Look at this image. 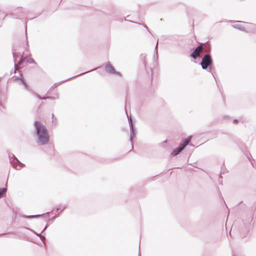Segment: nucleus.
<instances>
[{
    "instance_id": "1",
    "label": "nucleus",
    "mask_w": 256,
    "mask_h": 256,
    "mask_svg": "<svg viewBox=\"0 0 256 256\" xmlns=\"http://www.w3.org/2000/svg\"><path fill=\"white\" fill-rule=\"evenodd\" d=\"M34 126L37 136V143L40 145L48 144L50 137L45 126L38 122H35Z\"/></svg>"
},
{
    "instance_id": "2",
    "label": "nucleus",
    "mask_w": 256,
    "mask_h": 256,
    "mask_svg": "<svg viewBox=\"0 0 256 256\" xmlns=\"http://www.w3.org/2000/svg\"><path fill=\"white\" fill-rule=\"evenodd\" d=\"M212 60L210 56L208 54H206L202 58L200 64L202 65V68L206 70L212 64Z\"/></svg>"
},
{
    "instance_id": "3",
    "label": "nucleus",
    "mask_w": 256,
    "mask_h": 256,
    "mask_svg": "<svg viewBox=\"0 0 256 256\" xmlns=\"http://www.w3.org/2000/svg\"><path fill=\"white\" fill-rule=\"evenodd\" d=\"M12 156L13 160H10L12 164L16 170H20L23 166L24 164L20 162L13 154H12Z\"/></svg>"
},
{
    "instance_id": "4",
    "label": "nucleus",
    "mask_w": 256,
    "mask_h": 256,
    "mask_svg": "<svg viewBox=\"0 0 256 256\" xmlns=\"http://www.w3.org/2000/svg\"><path fill=\"white\" fill-rule=\"evenodd\" d=\"M128 123H129L130 130V140L132 142V138H134L136 136V130L134 128V126L132 124L131 116L128 117Z\"/></svg>"
},
{
    "instance_id": "5",
    "label": "nucleus",
    "mask_w": 256,
    "mask_h": 256,
    "mask_svg": "<svg viewBox=\"0 0 256 256\" xmlns=\"http://www.w3.org/2000/svg\"><path fill=\"white\" fill-rule=\"evenodd\" d=\"M203 48L202 45L198 46L192 53L190 56L194 59L197 58L202 52Z\"/></svg>"
},
{
    "instance_id": "6",
    "label": "nucleus",
    "mask_w": 256,
    "mask_h": 256,
    "mask_svg": "<svg viewBox=\"0 0 256 256\" xmlns=\"http://www.w3.org/2000/svg\"><path fill=\"white\" fill-rule=\"evenodd\" d=\"M105 70L109 74H116L118 76H120V73L119 72H116L114 68L109 62L106 64L105 66Z\"/></svg>"
},
{
    "instance_id": "7",
    "label": "nucleus",
    "mask_w": 256,
    "mask_h": 256,
    "mask_svg": "<svg viewBox=\"0 0 256 256\" xmlns=\"http://www.w3.org/2000/svg\"><path fill=\"white\" fill-rule=\"evenodd\" d=\"M248 25H250V26H254L252 24H248L246 22H242V24H238L234 25L233 26L234 28H238L240 30L246 31V28H248Z\"/></svg>"
},
{
    "instance_id": "8",
    "label": "nucleus",
    "mask_w": 256,
    "mask_h": 256,
    "mask_svg": "<svg viewBox=\"0 0 256 256\" xmlns=\"http://www.w3.org/2000/svg\"><path fill=\"white\" fill-rule=\"evenodd\" d=\"M191 138L192 136H190L189 137L185 139L183 143L178 148H176L177 152L178 153L182 152L184 149V148L189 143L190 141L191 140Z\"/></svg>"
},
{
    "instance_id": "9",
    "label": "nucleus",
    "mask_w": 256,
    "mask_h": 256,
    "mask_svg": "<svg viewBox=\"0 0 256 256\" xmlns=\"http://www.w3.org/2000/svg\"><path fill=\"white\" fill-rule=\"evenodd\" d=\"M16 80H20L21 84H22L24 85V88L26 89H28V86H27L26 84L24 82V81L22 80V78H16Z\"/></svg>"
},
{
    "instance_id": "10",
    "label": "nucleus",
    "mask_w": 256,
    "mask_h": 256,
    "mask_svg": "<svg viewBox=\"0 0 256 256\" xmlns=\"http://www.w3.org/2000/svg\"><path fill=\"white\" fill-rule=\"evenodd\" d=\"M6 188H0V198L2 197L4 194H6Z\"/></svg>"
},
{
    "instance_id": "11",
    "label": "nucleus",
    "mask_w": 256,
    "mask_h": 256,
    "mask_svg": "<svg viewBox=\"0 0 256 256\" xmlns=\"http://www.w3.org/2000/svg\"><path fill=\"white\" fill-rule=\"evenodd\" d=\"M23 60H24V59L21 58V59L20 60V61L18 62V64H15L14 67H15V69H16V70H15V72H16V70H18L19 68H18V64L20 65V64H22V62Z\"/></svg>"
},
{
    "instance_id": "12",
    "label": "nucleus",
    "mask_w": 256,
    "mask_h": 256,
    "mask_svg": "<svg viewBox=\"0 0 256 256\" xmlns=\"http://www.w3.org/2000/svg\"><path fill=\"white\" fill-rule=\"evenodd\" d=\"M42 214H36V215H32V216H24L23 217L26 218H38Z\"/></svg>"
},
{
    "instance_id": "13",
    "label": "nucleus",
    "mask_w": 256,
    "mask_h": 256,
    "mask_svg": "<svg viewBox=\"0 0 256 256\" xmlns=\"http://www.w3.org/2000/svg\"><path fill=\"white\" fill-rule=\"evenodd\" d=\"M140 58L142 60H144V65L146 66V54H141Z\"/></svg>"
},
{
    "instance_id": "14",
    "label": "nucleus",
    "mask_w": 256,
    "mask_h": 256,
    "mask_svg": "<svg viewBox=\"0 0 256 256\" xmlns=\"http://www.w3.org/2000/svg\"><path fill=\"white\" fill-rule=\"evenodd\" d=\"M37 96H38V98L40 99V100H46V98L53 99L52 97H50V96H48V97H41L38 94H37Z\"/></svg>"
},
{
    "instance_id": "15",
    "label": "nucleus",
    "mask_w": 256,
    "mask_h": 256,
    "mask_svg": "<svg viewBox=\"0 0 256 256\" xmlns=\"http://www.w3.org/2000/svg\"><path fill=\"white\" fill-rule=\"evenodd\" d=\"M179 153L177 152V150L175 149L171 153V155L172 156H176Z\"/></svg>"
},
{
    "instance_id": "16",
    "label": "nucleus",
    "mask_w": 256,
    "mask_h": 256,
    "mask_svg": "<svg viewBox=\"0 0 256 256\" xmlns=\"http://www.w3.org/2000/svg\"><path fill=\"white\" fill-rule=\"evenodd\" d=\"M28 62L30 63H35L34 60L32 58H30L28 60Z\"/></svg>"
},
{
    "instance_id": "17",
    "label": "nucleus",
    "mask_w": 256,
    "mask_h": 256,
    "mask_svg": "<svg viewBox=\"0 0 256 256\" xmlns=\"http://www.w3.org/2000/svg\"><path fill=\"white\" fill-rule=\"evenodd\" d=\"M143 26H144V28H145L147 30H148V32H150V30H149V28H148L146 26V25H143Z\"/></svg>"
},
{
    "instance_id": "18",
    "label": "nucleus",
    "mask_w": 256,
    "mask_h": 256,
    "mask_svg": "<svg viewBox=\"0 0 256 256\" xmlns=\"http://www.w3.org/2000/svg\"><path fill=\"white\" fill-rule=\"evenodd\" d=\"M158 45V40L157 41L156 44V48H155L156 50H157Z\"/></svg>"
},
{
    "instance_id": "19",
    "label": "nucleus",
    "mask_w": 256,
    "mask_h": 256,
    "mask_svg": "<svg viewBox=\"0 0 256 256\" xmlns=\"http://www.w3.org/2000/svg\"><path fill=\"white\" fill-rule=\"evenodd\" d=\"M234 123H236V122H238V120H234Z\"/></svg>"
},
{
    "instance_id": "20",
    "label": "nucleus",
    "mask_w": 256,
    "mask_h": 256,
    "mask_svg": "<svg viewBox=\"0 0 256 256\" xmlns=\"http://www.w3.org/2000/svg\"><path fill=\"white\" fill-rule=\"evenodd\" d=\"M86 74V72H83V73H82V74H80V75H81V74Z\"/></svg>"
},
{
    "instance_id": "21",
    "label": "nucleus",
    "mask_w": 256,
    "mask_h": 256,
    "mask_svg": "<svg viewBox=\"0 0 256 256\" xmlns=\"http://www.w3.org/2000/svg\"><path fill=\"white\" fill-rule=\"evenodd\" d=\"M134 22V23H136V24H139L138 22Z\"/></svg>"
},
{
    "instance_id": "22",
    "label": "nucleus",
    "mask_w": 256,
    "mask_h": 256,
    "mask_svg": "<svg viewBox=\"0 0 256 256\" xmlns=\"http://www.w3.org/2000/svg\"><path fill=\"white\" fill-rule=\"evenodd\" d=\"M138 256H140V254H138Z\"/></svg>"
}]
</instances>
